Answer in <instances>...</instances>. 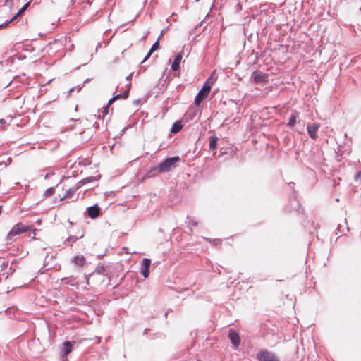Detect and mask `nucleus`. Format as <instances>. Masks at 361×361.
I'll return each mask as SVG.
<instances>
[{"label":"nucleus","mask_w":361,"mask_h":361,"mask_svg":"<svg viewBox=\"0 0 361 361\" xmlns=\"http://www.w3.org/2000/svg\"><path fill=\"white\" fill-rule=\"evenodd\" d=\"M180 157H169L161 162L158 166L151 168L148 171L149 176H155L164 172H168L176 166V163L180 161Z\"/></svg>","instance_id":"f257e3e1"},{"label":"nucleus","mask_w":361,"mask_h":361,"mask_svg":"<svg viewBox=\"0 0 361 361\" xmlns=\"http://www.w3.org/2000/svg\"><path fill=\"white\" fill-rule=\"evenodd\" d=\"M210 90L211 85L205 82L195 98L194 104L196 106V107L199 106L200 102L208 96Z\"/></svg>","instance_id":"f03ea898"},{"label":"nucleus","mask_w":361,"mask_h":361,"mask_svg":"<svg viewBox=\"0 0 361 361\" xmlns=\"http://www.w3.org/2000/svg\"><path fill=\"white\" fill-rule=\"evenodd\" d=\"M28 231V226L23 224L22 223H18L13 226L7 235L8 240H13V237L16 235L25 233Z\"/></svg>","instance_id":"7ed1b4c3"},{"label":"nucleus","mask_w":361,"mask_h":361,"mask_svg":"<svg viewBox=\"0 0 361 361\" xmlns=\"http://www.w3.org/2000/svg\"><path fill=\"white\" fill-rule=\"evenodd\" d=\"M257 359L259 361H280L274 353L267 350L259 352L257 354Z\"/></svg>","instance_id":"20e7f679"},{"label":"nucleus","mask_w":361,"mask_h":361,"mask_svg":"<svg viewBox=\"0 0 361 361\" xmlns=\"http://www.w3.org/2000/svg\"><path fill=\"white\" fill-rule=\"evenodd\" d=\"M1 267V271H2V275L6 276V278H8L15 271V269L12 267V264H10L9 261L3 262Z\"/></svg>","instance_id":"39448f33"},{"label":"nucleus","mask_w":361,"mask_h":361,"mask_svg":"<svg viewBox=\"0 0 361 361\" xmlns=\"http://www.w3.org/2000/svg\"><path fill=\"white\" fill-rule=\"evenodd\" d=\"M320 125L317 123H308L307 126V131L308 133L309 136L315 140L317 138V131L319 128Z\"/></svg>","instance_id":"423d86ee"},{"label":"nucleus","mask_w":361,"mask_h":361,"mask_svg":"<svg viewBox=\"0 0 361 361\" xmlns=\"http://www.w3.org/2000/svg\"><path fill=\"white\" fill-rule=\"evenodd\" d=\"M130 87H131V82H129L126 85V90L123 92V93L116 94V95L114 96L113 97H111L109 100L106 105H108L109 106L116 99H118L120 98L126 99L129 95V91L130 90Z\"/></svg>","instance_id":"0eeeda50"},{"label":"nucleus","mask_w":361,"mask_h":361,"mask_svg":"<svg viewBox=\"0 0 361 361\" xmlns=\"http://www.w3.org/2000/svg\"><path fill=\"white\" fill-rule=\"evenodd\" d=\"M151 260L148 258H144L141 262L140 273L145 278H147L149 276V268Z\"/></svg>","instance_id":"6e6552de"},{"label":"nucleus","mask_w":361,"mask_h":361,"mask_svg":"<svg viewBox=\"0 0 361 361\" xmlns=\"http://www.w3.org/2000/svg\"><path fill=\"white\" fill-rule=\"evenodd\" d=\"M228 338L235 348H238L240 345V338L239 334L235 331L231 329L228 332Z\"/></svg>","instance_id":"1a4fd4ad"},{"label":"nucleus","mask_w":361,"mask_h":361,"mask_svg":"<svg viewBox=\"0 0 361 361\" xmlns=\"http://www.w3.org/2000/svg\"><path fill=\"white\" fill-rule=\"evenodd\" d=\"M252 78L255 82H264L267 81V75L256 71L252 73Z\"/></svg>","instance_id":"9d476101"},{"label":"nucleus","mask_w":361,"mask_h":361,"mask_svg":"<svg viewBox=\"0 0 361 361\" xmlns=\"http://www.w3.org/2000/svg\"><path fill=\"white\" fill-rule=\"evenodd\" d=\"M80 188V185H79L78 182L73 187L70 188L64 195L61 197V200H63L66 198H71L74 195V194L76 192V191Z\"/></svg>","instance_id":"9b49d317"},{"label":"nucleus","mask_w":361,"mask_h":361,"mask_svg":"<svg viewBox=\"0 0 361 361\" xmlns=\"http://www.w3.org/2000/svg\"><path fill=\"white\" fill-rule=\"evenodd\" d=\"M30 2L26 3L18 11V13L13 16L8 21H7L5 23H2L0 25V28L6 27L7 25H8L11 22H12L13 20H15L17 17H18L20 15H21L29 6Z\"/></svg>","instance_id":"f8f14e48"},{"label":"nucleus","mask_w":361,"mask_h":361,"mask_svg":"<svg viewBox=\"0 0 361 361\" xmlns=\"http://www.w3.org/2000/svg\"><path fill=\"white\" fill-rule=\"evenodd\" d=\"M100 208L97 204L87 207L88 216L92 219L97 218L99 214Z\"/></svg>","instance_id":"ddd939ff"},{"label":"nucleus","mask_w":361,"mask_h":361,"mask_svg":"<svg viewBox=\"0 0 361 361\" xmlns=\"http://www.w3.org/2000/svg\"><path fill=\"white\" fill-rule=\"evenodd\" d=\"M73 350V344L70 341H65L63 347L61 348V355L62 356L67 355Z\"/></svg>","instance_id":"4468645a"},{"label":"nucleus","mask_w":361,"mask_h":361,"mask_svg":"<svg viewBox=\"0 0 361 361\" xmlns=\"http://www.w3.org/2000/svg\"><path fill=\"white\" fill-rule=\"evenodd\" d=\"M183 56L181 53H179L177 54L176 58L174 59V61L171 65V69L173 71H177L180 68V63L182 60Z\"/></svg>","instance_id":"2eb2a0df"},{"label":"nucleus","mask_w":361,"mask_h":361,"mask_svg":"<svg viewBox=\"0 0 361 361\" xmlns=\"http://www.w3.org/2000/svg\"><path fill=\"white\" fill-rule=\"evenodd\" d=\"M71 262L77 266L82 267L85 264V259L83 255H77L72 258Z\"/></svg>","instance_id":"dca6fc26"},{"label":"nucleus","mask_w":361,"mask_h":361,"mask_svg":"<svg viewBox=\"0 0 361 361\" xmlns=\"http://www.w3.org/2000/svg\"><path fill=\"white\" fill-rule=\"evenodd\" d=\"M161 35V34L160 35ZM161 37V36H159ZM160 37H159L158 39H159ZM159 39H157L154 44L151 47L150 49L149 50L147 56L144 58V59L142 61L141 63H144L145 61H147V59L151 56V54L155 51L157 50L159 47Z\"/></svg>","instance_id":"f3484780"},{"label":"nucleus","mask_w":361,"mask_h":361,"mask_svg":"<svg viewBox=\"0 0 361 361\" xmlns=\"http://www.w3.org/2000/svg\"><path fill=\"white\" fill-rule=\"evenodd\" d=\"M218 137L216 135L209 137V150L213 151L216 149L217 145Z\"/></svg>","instance_id":"a211bd4d"},{"label":"nucleus","mask_w":361,"mask_h":361,"mask_svg":"<svg viewBox=\"0 0 361 361\" xmlns=\"http://www.w3.org/2000/svg\"><path fill=\"white\" fill-rule=\"evenodd\" d=\"M99 178H100V176H89V177L85 178L82 179L81 180L78 181V183H79V185H80V187H81L82 185H83L86 183L93 182L96 180H98Z\"/></svg>","instance_id":"6ab92c4d"},{"label":"nucleus","mask_w":361,"mask_h":361,"mask_svg":"<svg viewBox=\"0 0 361 361\" xmlns=\"http://www.w3.org/2000/svg\"><path fill=\"white\" fill-rule=\"evenodd\" d=\"M298 116V113L296 111H294L291 114V116L288 121V123H287V126L290 128L293 127L295 124L296 118Z\"/></svg>","instance_id":"aec40b11"},{"label":"nucleus","mask_w":361,"mask_h":361,"mask_svg":"<svg viewBox=\"0 0 361 361\" xmlns=\"http://www.w3.org/2000/svg\"><path fill=\"white\" fill-rule=\"evenodd\" d=\"M83 235H81L80 238H82ZM79 239L78 237H76L75 235H70L67 238L66 241L64 242L65 245H68L69 246H72L73 243H75Z\"/></svg>","instance_id":"412c9836"},{"label":"nucleus","mask_w":361,"mask_h":361,"mask_svg":"<svg viewBox=\"0 0 361 361\" xmlns=\"http://www.w3.org/2000/svg\"><path fill=\"white\" fill-rule=\"evenodd\" d=\"M182 128H183V125L181 124V123L180 121H176L172 125L171 131V133H176L180 132Z\"/></svg>","instance_id":"4be33fe9"},{"label":"nucleus","mask_w":361,"mask_h":361,"mask_svg":"<svg viewBox=\"0 0 361 361\" xmlns=\"http://www.w3.org/2000/svg\"><path fill=\"white\" fill-rule=\"evenodd\" d=\"M197 112V110L196 109V107L190 106L187 111V115L190 119H192L196 116Z\"/></svg>","instance_id":"5701e85b"},{"label":"nucleus","mask_w":361,"mask_h":361,"mask_svg":"<svg viewBox=\"0 0 361 361\" xmlns=\"http://www.w3.org/2000/svg\"><path fill=\"white\" fill-rule=\"evenodd\" d=\"M95 272L98 273L99 274L106 275L105 267L101 264H99L97 266Z\"/></svg>","instance_id":"b1692460"},{"label":"nucleus","mask_w":361,"mask_h":361,"mask_svg":"<svg viewBox=\"0 0 361 361\" xmlns=\"http://www.w3.org/2000/svg\"><path fill=\"white\" fill-rule=\"evenodd\" d=\"M55 191L54 187H50L48 189L46 190V191L44 193V197H48L51 195H52Z\"/></svg>","instance_id":"393cba45"},{"label":"nucleus","mask_w":361,"mask_h":361,"mask_svg":"<svg viewBox=\"0 0 361 361\" xmlns=\"http://www.w3.org/2000/svg\"><path fill=\"white\" fill-rule=\"evenodd\" d=\"M187 219L188 227H190V226H197L198 225V222L195 219H190L189 216L187 217Z\"/></svg>","instance_id":"a878e982"},{"label":"nucleus","mask_w":361,"mask_h":361,"mask_svg":"<svg viewBox=\"0 0 361 361\" xmlns=\"http://www.w3.org/2000/svg\"><path fill=\"white\" fill-rule=\"evenodd\" d=\"M73 280V276L65 277L61 279V283L63 284H68L71 283Z\"/></svg>","instance_id":"bb28decb"},{"label":"nucleus","mask_w":361,"mask_h":361,"mask_svg":"<svg viewBox=\"0 0 361 361\" xmlns=\"http://www.w3.org/2000/svg\"><path fill=\"white\" fill-rule=\"evenodd\" d=\"M109 106L108 105H106L104 108H103V116L106 115L108 114L109 112Z\"/></svg>","instance_id":"cd10ccee"},{"label":"nucleus","mask_w":361,"mask_h":361,"mask_svg":"<svg viewBox=\"0 0 361 361\" xmlns=\"http://www.w3.org/2000/svg\"><path fill=\"white\" fill-rule=\"evenodd\" d=\"M361 177V171H358L355 176V180H357Z\"/></svg>","instance_id":"c85d7f7f"},{"label":"nucleus","mask_w":361,"mask_h":361,"mask_svg":"<svg viewBox=\"0 0 361 361\" xmlns=\"http://www.w3.org/2000/svg\"><path fill=\"white\" fill-rule=\"evenodd\" d=\"M132 76H133V73H130V75H128V76H126V80L128 81V83L130 82Z\"/></svg>","instance_id":"c756f323"},{"label":"nucleus","mask_w":361,"mask_h":361,"mask_svg":"<svg viewBox=\"0 0 361 361\" xmlns=\"http://www.w3.org/2000/svg\"><path fill=\"white\" fill-rule=\"evenodd\" d=\"M102 15H103V11H99L96 13V16H97V18H100Z\"/></svg>","instance_id":"7c9ffc66"},{"label":"nucleus","mask_w":361,"mask_h":361,"mask_svg":"<svg viewBox=\"0 0 361 361\" xmlns=\"http://www.w3.org/2000/svg\"><path fill=\"white\" fill-rule=\"evenodd\" d=\"M211 80H212V78H211V77H209V78L207 80L206 82H207V84H209V85H212V82H211Z\"/></svg>","instance_id":"2f4dec72"},{"label":"nucleus","mask_w":361,"mask_h":361,"mask_svg":"<svg viewBox=\"0 0 361 361\" xmlns=\"http://www.w3.org/2000/svg\"><path fill=\"white\" fill-rule=\"evenodd\" d=\"M94 339L97 341V342L98 343H100V341H101V338H100V337H97H97H95V338H94Z\"/></svg>","instance_id":"473e14b6"},{"label":"nucleus","mask_w":361,"mask_h":361,"mask_svg":"<svg viewBox=\"0 0 361 361\" xmlns=\"http://www.w3.org/2000/svg\"><path fill=\"white\" fill-rule=\"evenodd\" d=\"M51 175V173H47L45 176H44V179H47L49 178V176Z\"/></svg>","instance_id":"72a5a7b5"},{"label":"nucleus","mask_w":361,"mask_h":361,"mask_svg":"<svg viewBox=\"0 0 361 361\" xmlns=\"http://www.w3.org/2000/svg\"><path fill=\"white\" fill-rule=\"evenodd\" d=\"M0 123H1V124H4V123H6V121H5L4 119H0Z\"/></svg>","instance_id":"f704fd0d"},{"label":"nucleus","mask_w":361,"mask_h":361,"mask_svg":"<svg viewBox=\"0 0 361 361\" xmlns=\"http://www.w3.org/2000/svg\"><path fill=\"white\" fill-rule=\"evenodd\" d=\"M74 90H75V87H72V88H71V89L69 90V92L71 93V92H73V91H74Z\"/></svg>","instance_id":"c9c22d12"},{"label":"nucleus","mask_w":361,"mask_h":361,"mask_svg":"<svg viewBox=\"0 0 361 361\" xmlns=\"http://www.w3.org/2000/svg\"><path fill=\"white\" fill-rule=\"evenodd\" d=\"M88 81H89V79H86V80L84 81V83L87 82Z\"/></svg>","instance_id":"e433bc0d"},{"label":"nucleus","mask_w":361,"mask_h":361,"mask_svg":"<svg viewBox=\"0 0 361 361\" xmlns=\"http://www.w3.org/2000/svg\"><path fill=\"white\" fill-rule=\"evenodd\" d=\"M79 90L82 89V86H80V85H78Z\"/></svg>","instance_id":"4c0bfd02"},{"label":"nucleus","mask_w":361,"mask_h":361,"mask_svg":"<svg viewBox=\"0 0 361 361\" xmlns=\"http://www.w3.org/2000/svg\"><path fill=\"white\" fill-rule=\"evenodd\" d=\"M79 90L82 89V86H80V85H78Z\"/></svg>","instance_id":"58836bf2"}]
</instances>
